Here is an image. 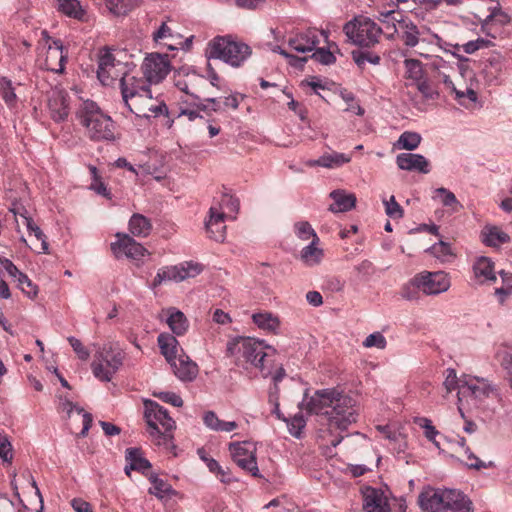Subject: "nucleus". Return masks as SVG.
Segmentation results:
<instances>
[{"label": "nucleus", "instance_id": "20", "mask_svg": "<svg viewBox=\"0 0 512 512\" xmlns=\"http://www.w3.org/2000/svg\"><path fill=\"white\" fill-rule=\"evenodd\" d=\"M396 164L401 170L423 174H428L431 170L429 160L421 154L401 153L396 157Z\"/></svg>", "mask_w": 512, "mask_h": 512}, {"label": "nucleus", "instance_id": "21", "mask_svg": "<svg viewBox=\"0 0 512 512\" xmlns=\"http://www.w3.org/2000/svg\"><path fill=\"white\" fill-rule=\"evenodd\" d=\"M67 93L53 89L48 97V109L50 116L56 122L63 121L69 113Z\"/></svg>", "mask_w": 512, "mask_h": 512}, {"label": "nucleus", "instance_id": "12", "mask_svg": "<svg viewBox=\"0 0 512 512\" xmlns=\"http://www.w3.org/2000/svg\"><path fill=\"white\" fill-rule=\"evenodd\" d=\"M343 31L347 38L355 45L361 47H374L382 35V28L367 17H356L347 22Z\"/></svg>", "mask_w": 512, "mask_h": 512}, {"label": "nucleus", "instance_id": "4", "mask_svg": "<svg viewBox=\"0 0 512 512\" xmlns=\"http://www.w3.org/2000/svg\"><path fill=\"white\" fill-rule=\"evenodd\" d=\"M157 343L160 353L179 380L191 382L197 377L198 365L185 353L174 335L161 333L157 338Z\"/></svg>", "mask_w": 512, "mask_h": 512}, {"label": "nucleus", "instance_id": "57", "mask_svg": "<svg viewBox=\"0 0 512 512\" xmlns=\"http://www.w3.org/2000/svg\"><path fill=\"white\" fill-rule=\"evenodd\" d=\"M105 5L110 13L115 16H125L127 12L126 0H105Z\"/></svg>", "mask_w": 512, "mask_h": 512}, {"label": "nucleus", "instance_id": "52", "mask_svg": "<svg viewBox=\"0 0 512 512\" xmlns=\"http://www.w3.org/2000/svg\"><path fill=\"white\" fill-rule=\"evenodd\" d=\"M364 347L384 349L387 345L386 338L380 332H374L366 337L363 342Z\"/></svg>", "mask_w": 512, "mask_h": 512}, {"label": "nucleus", "instance_id": "37", "mask_svg": "<svg viewBox=\"0 0 512 512\" xmlns=\"http://www.w3.org/2000/svg\"><path fill=\"white\" fill-rule=\"evenodd\" d=\"M253 322L262 330L275 333L279 328V319L271 313H256L252 316Z\"/></svg>", "mask_w": 512, "mask_h": 512}, {"label": "nucleus", "instance_id": "2", "mask_svg": "<svg viewBox=\"0 0 512 512\" xmlns=\"http://www.w3.org/2000/svg\"><path fill=\"white\" fill-rule=\"evenodd\" d=\"M226 354L236 366L246 371L258 370L265 378L272 372L269 362L275 357V350L258 339L234 337L227 342Z\"/></svg>", "mask_w": 512, "mask_h": 512}, {"label": "nucleus", "instance_id": "30", "mask_svg": "<svg viewBox=\"0 0 512 512\" xmlns=\"http://www.w3.org/2000/svg\"><path fill=\"white\" fill-rule=\"evenodd\" d=\"M203 422L205 426L216 432H231L238 428L235 421H223L213 411H207L203 414Z\"/></svg>", "mask_w": 512, "mask_h": 512}, {"label": "nucleus", "instance_id": "46", "mask_svg": "<svg viewBox=\"0 0 512 512\" xmlns=\"http://www.w3.org/2000/svg\"><path fill=\"white\" fill-rule=\"evenodd\" d=\"M294 230L297 237L302 240H309L312 238V241L319 242L317 234L307 221H300L295 223Z\"/></svg>", "mask_w": 512, "mask_h": 512}, {"label": "nucleus", "instance_id": "61", "mask_svg": "<svg viewBox=\"0 0 512 512\" xmlns=\"http://www.w3.org/2000/svg\"><path fill=\"white\" fill-rule=\"evenodd\" d=\"M3 271L7 272V274L11 278H15L19 275L21 271L18 270V268L7 258L1 257L0 258V273Z\"/></svg>", "mask_w": 512, "mask_h": 512}, {"label": "nucleus", "instance_id": "55", "mask_svg": "<svg viewBox=\"0 0 512 512\" xmlns=\"http://www.w3.org/2000/svg\"><path fill=\"white\" fill-rule=\"evenodd\" d=\"M443 385L447 393L456 389L460 391V378H457L456 371L454 369H447L445 371V380Z\"/></svg>", "mask_w": 512, "mask_h": 512}, {"label": "nucleus", "instance_id": "62", "mask_svg": "<svg viewBox=\"0 0 512 512\" xmlns=\"http://www.w3.org/2000/svg\"><path fill=\"white\" fill-rule=\"evenodd\" d=\"M194 105L197 107V109H182L179 116H186L189 121H194L199 117V110L206 111L208 109V106L202 104L201 102H194Z\"/></svg>", "mask_w": 512, "mask_h": 512}, {"label": "nucleus", "instance_id": "41", "mask_svg": "<svg viewBox=\"0 0 512 512\" xmlns=\"http://www.w3.org/2000/svg\"><path fill=\"white\" fill-rule=\"evenodd\" d=\"M403 31L401 32L400 38L402 42L409 47H414L419 41V30L416 25L410 22H402L400 24Z\"/></svg>", "mask_w": 512, "mask_h": 512}, {"label": "nucleus", "instance_id": "51", "mask_svg": "<svg viewBox=\"0 0 512 512\" xmlns=\"http://www.w3.org/2000/svg\"><path fill=\"white\" fill-rule=\"evenodd\" d=\"M417 423L419 424L420 427L424 429L425 437L429 441L433 442L436 446H439L438 442L435 439L439 432L432 425V421L427 418H419L417 420Z\"/></svg>", "mask_w": 512, "mask_h": 512}, {"label": "nucleus", "instance_id": "40", "mask_svg": "<svg viewBox=\"0 0 512 512\" xmlns=\"http://www.w3.org/2000/svg\"><path fill=\"white\" fill-rule=\"evenodd\" d=\"M116 240L111 242L110 248L114 257L118 260L128 257V234L118 232L115 234Z\"/></svg>", "mask_w": 512, "mask_h": 512}, {"label": "nucleus", "instance_id": "60", "mask_svg": "<svg viewBox=\"0 0 512 512\" xmlns=\"http://www.w3.org/2000/svg\"><path fill=\"white\" fill-rule=\"evenodd\" d=\"M156 396L163 402L169 403L175 407H180L183 404L182 398L173 392H160Z\"/></svg>", "mask_w": 512, "mask_h": 512}, {"label": "nucleus", "instance_id": "42", "mask_svg": "<svg viewBox=\"0 0 512 512\" xmlns=\"http://www.w3.org/2000/svg\"><path fill=\"white\" fill-rule=\"evenodd\" d=\"M62 406H63V410H66L68 415H70L73 411H76L78 414H82V416H83V427H82L81 432L79 433V436L80 437H85L87 435L89 429L91 428V425H92V421H93L92 415L90 413H88V412H85L83 410V408L74 405L70 401H65L62 404Z\"/></svg>", "mask_w": 512, "mask_h": 512}, {"label": "nucleus", "instance_id": "54", "mask_svg": "<svg viewBox=\"0 0 512 512\" xmlns=\"http://www.w3.org/2000/svg\"><path fill=\"white\" fill-rule=\"evenodd\" d=\"M352 56L359 68H363L366 62H370L372 64H378L380 62V57L378 55H374L369 52H353Z\"/></svg>", "mask_w": 512, "mask_h": 512}, {"label": "nucleus", "instance_id": "59", "mask_svg": "<svg viewBox=\"0 0 512 512\" xmlns=\"http://www.w3.org/2000/svg\"><path fill=\"white\" fill-rule=\"evenodd\" d=\"M312 58L315 59L317 62L329 65L335 62L336 58L335 56L329 51L324 48L317 49L313 54Z\"/></svg>", "mask_w": 512, "mask_h": 512}, {"label": "nucleus", "instance_id": "18", "mask_svg": "<svg viewBox=\"0 0 512 512\" xmlns=\"http://www.w3.org/2000/svg\"><path fill=\"white\" fill-rule=\"evenodd\" d=\"M362 493L366 512H391L388 497L381 489L365 487Z\"/></svg>", "mask_w": 512, "mask_h": 512}, {"label": "nucleus", "instance_id": "8", "mask_svg": "<svg viewBox=\"0 0 512 512\" xmlns=\"http://www.w3.org/2000/svg\"><path fill=\"white\" fill-rule=\"evenodd\" d=\"M252 50L246 43L232 36H217L208 44L209 58L220 59L234 67L241 66L251 55Z\"/></svg>", "mask_w": 512, "mask_h": 512}, {"label": "nucleus", "instance_id": "16", "mask_svg": "<svg viewBox=\"0 0 512 512\" xmlns=\"http://www.w3.org/2000/svg\"><path fill=\"white\" fill-rule=\"evenodd\" d=\"M67 61V52L64 51L62 41L53 40L46 49L43 67L54 73H63Z\"/></svg>", "mask_w": 512, "mask_h": 512}, {"label": "nucleus", "instance_id": "13", "mask_svg": "<svg viewBox=\"0 0 512 512\" xmlns=\"http://www.w3.org/2000/svg\"><path fill=\"white\" fill-rule=\"evenodd\" d=\"M493 392V388L489 381L471 375H463L460 377V391H458V410L464 417L462 406L464 403L477 406L484 399L488 398Z\"/></svg>", "mask_w": 512, "mask_h": 512}, {"label": "nucleus", "instance_id": "22", "mask_svg": "<svg viewBox=\"0 0 512 512\" xmlns=\"http://www.w3.org/2000/svg\"><path fill=\"white\" fill-rule=\"evenodd\" d=\"M165 317V321L173 334L177 336L184 335L189 328V321L183 312L175 307H170L163 310L161 313V319Z\"/></svg>", "mask_w": 512, "mask_h": 512}, {"label": "nucleus", "instance_id": "7", "mask_svg": "<svg viewBox=\"0 0 512 512\" xmlns=\"http://www.w3.org/2000/svg\"><path fill=\"white\" fill-rule=\"evenodd\" d=\"M130 112H133L138 118H145L149 121L150 117L159 115H168V107L163 100L152 97V92L146 83L136 79L133 76L130 82Z\"/></svg>", "mask_w": 512, "mask_h": 512}, {"label": "nucleus", "instance_id": "26", "mask_svg": "<svg viewBox=\"0 0 512 512\" xmlns=\"http://www.w3.org/2000/svg\"><path fill=\"white\" fill-rule=\"evenodd\" d=\"M318 43L317 32L314 30H307L289 39V46L301 53L313 51Z\"/></svg>", "mask_w": 512, "mask_h": 512}, {"label": "nucleus", "instance_id": "6", "mask_svg": "<svg viewBox=\"0 0 512 512\" xmlns=\"http://www.w3.org/2000/svg\"><path fill=\"white\" fill-rule=\"evenodd\" d=\"M145 418L148 425L147 432L154 445L163 446L166 450L173 448L172 431L176 424L168 415L167 410L154 401H147L145 402Z\"/></svg>", "mask_w": 512, "mask_h": 512}, {"label": "nucleus", "instance_id": "31", "mask_svg": "<svg viewBox=\"0 0 512 512\" xmlns=\"http://www.w3.org/2000/svg\"><path fill=\"white\" fill-rule=\"evenodd\" d=\"M331 197L334 200L329 206V210L333 213L345 212L354 207L356 198L354 195H346L340 191H333Z\"/></svg>", "mask_w": 512, "mask_h": 512}, {"label": "nucleus", "instance_id": "9", "mask_svg": "<svg viewBox=\"0 0 512 512\" xmlns=\"http://www.w3.org/2000/svg\"><path fill=\"white\" fill-rule=\"evenodd\" d=\"M80 123L86 128L93 140H111L114 138L113 121L105 115L93 101L83 102L78 112Z\"/></svg>", "mask_w": 512, "mask_h": 512}, {"label": "nucleus", "instance_id": "25", "mask_svg": "<svg viewBox=\"0 0 512 512\" xmlns=\"http://www.w3.org/2000/svg\"><path fill=\"white\" fill-rule=\"evenodd\" d=\"M130 264L135 265L137 268L145 266L147 271L145 274H150L153 268L151 253L142 244L130 238Z\"/></svg>", "mask_w": 512, "mask_h": 512}, {"label": "nucleus", "instance_id": "23", "mask_svg": "<svg viewBox=\"0 0 512 512\" xmlns=\"http://www.w3.org/2000/svg\"><path fill=\"white\" fill-rule=\"evenodd\" d=\"M489 11L490 14L481 22V31L487 36L496 38L495 32L493 31L494 26L498 25L503 27L507 25L510 22V16L502 11L499 6L489 8Z\"/></svg>", "mask_w": 512, "mask_h": 512}, {"label": "nucleus", "instance_id": "24", "mask_svg": "<svg viewBox=\"0 0 512 512\" xmlns=\"http://www.w3.org/2000/svg\"><path fill=\"white\" fill-rule=\"evenodd\" d=\"M130 471L138 472L146 478L152 477L153 465L141 447L130 448Z\"/></svg>", "mask_w": 512, "mask_h": 512}, {"label": "nucleus", "instance_id": "58", "mask_svg": "<svg viewBox=\"0 0 512 512\" xmlns=\"http://www.w3.org/2000/svg\"><path fill=\"white\" fill-rule=\"evenodd\" d=\"M274 357L271 358V361L269 362V365L272 367V372L271 374H269L268 377H271L273 382H274V386H275V393L278 392V383L282 381V379L286 376V372H285V369L280 365V366H277V365H274Z\"/></svg>", "mask_w": 512, "mask_h": 512}, {"label": "nucleus", "instance_id": "49", "mask_svg": "<svg viewBox=\"0 0 512 512\" xmlns=\"http://www.w3.org/2000/svg\"><path fill=\"white\" fill-rule=\"evenodd\" d=\"M0 458L4 463L11 464L13 461V448L6 434L0 432Z\"/></svg>", "mask_w": 512, "mask_h": 512}, {"label": "nucleus", "instance_id": "53", "mask_svg": "<svg viewBox=\"0 0 512 512\" xmlns=\"http://www.w3.org/2000/svg\"><path fill=\"white\" fill-rule=\"evenodd\" d=\"M383 203L385 206V212L389 217H391L393 219H399L402 217L403 209L396 202L394 196H391L389 200H384Z\"/></svg>", "mask_w": 512, "mask_h": 512}, {"label": "nucleus", "instance_id": "48", "mask_svg": "<svg viewBox=\"0 0 512 512\" xmlns=\"http://www.w3.org/2000/svg\"><path fill=\"white\" fill-rule=\"evenodd\" d=\"M405 65V76L413 80H419L423 74V68L420 61L415 59H406Z\"/></svg>", "mask_w": 512, "mask_h": 512}, {"label": "nucleus", "instance_id": "44", "mask_svg": "<svg viewBox=\"0 0 512 512\" xmlns=\"http://www.w3.org/2000/svg\"><path fill=\"white\" fill-rule=\"evenodd\" d=\"M428 251L441 262H448L453 257L450 245L443 241L434 244L428 249Z\"/></svg>", "mask_w": 512, "mask_h": 512}, {"label": "nucleus", "instance_id": "3", "mask_svg": "<svg viewBox=\"0 0 512 512\" xmlns=\"http://www.w3.org/2000/svg\"><path fill=\"white\" fill-rule=\"evenodd\" d=\"M126 51L120 49L103 48L99 52L97 77L105 86H118L123 102L128 105V62Z\"/></svg>", "mask_w": 512, "mask_h": 512}, {"label": "nucleus", "instance_id": "32", "mask_svg": "<svg viewBox=\"0 0 512 512\" xmlns=\"http://www.w3.org/2000/svg\"><path fill=\"white\" fill-rule=\"evenodd\" d=\"M58 3V10L66 16L76 19L84 20L86 11L81 6L79 0H56Z\"/></svg>", "mask_w": 512, "mask_h": 512}, {"label": "nucleus", "instance_id": "11", "mask_svg": "<svg viewBox=\"0 0 512 512\" xmlns=\"http://www.w3.org/2000/svg\"><path fill=\"white\" fill-rule=\"evenodd\" d=\"M450 285V277L444 271H424L414 276L410 284L403 288L402 296L408 300L417 297V292L410 291V286L422 291L426 295H437L446 292Z\"/></svg>", "mask_w": 512, "mask_h": 512}, {"label": "nucleus", "instance_id": "34", "mask_svg": "<svg viewBox=\"0 0 512 512\" xmlns=\"http://www.w3.org/2000/svg\"><path fill=\"white\" fill-rule=\"evenodd\" d=\"M432 198L439 199L442 205L449 208L452 212H458L462 208L455 194L444 187L435 189Z\"/></svg>", "mask_w": 512, "mask_h": 512}, {"label": "nucleus", "instance_id": "33", "mask_svg": "<svg viewBox=\"0 0 512 512\" xmlns=\"http://www.w3.org/2000/svg\"><path fill=\"white\" fill-rule=\"evenodd\" d=\"M152 224L142 214L135 213L130 217V234L138 237H146L150 234Z\"/></svg>", "mask_w": 512, "mask_h": 512}, {"label": "nucleus", "instance_id": "28", "mask_svg": "<svg viewBox=\"0 0 512 512\" xmlns=\"http://www.w3.org/2000/svg\"><path fill=\"white\" fill-rule=\"evenodd\" d=\"M473 273L480 284L496 281L494 263L488 257L483 256L475 261L473 264Z\"/></svg>", "mask_w": 512, "mask_h": 512}, {"label": "nucleus", "instance_id": "39", "mask_svg": "<svg viewBox=\"0 0 512 512\" xmlns=\"http://www.w3.org/2000/svg\"><path fill=\"white\" fill-rule=\"evenodd\" d=\"M0 95L9 108L16 105L17 95L15 93V87L12 81L4 76L0 77Z\"/></svg>", "mask_w": 512, "mask_h": 512}, {"label": "nucleus", "instance_id": "63", "mask_svg": "<svg viewBox=\"0 0 512 512\" xmlns=\"http://www.w3.org/2000/svg\"><path fill=\"white\" fill-rule=\"evenodd\" d=\"M291 428L290 432L292 435L299 437L301 429L305 426V420L301 413H297L291 419Z\"/></svg>", "mask_w": 512, "mask_h": 512}, {"label": "nucleus", "instance_id": "10", "mask_svg": "<svg viewBox=\"0 0 512 512\" xmlns=\"http://www.w3.org/2000/svg\"><path fill=\"white\" fill-rule=\"evenodd\" d=\"M124 352L117 342H109L99 348L91 364L93 375L100 381L108 382L122 365Z\"/></svg>", "mask_w": 512, "mask_h": 512}, {"label": "nucleus", "instance_id": "38", "mask_svg": "<svg viewBox=\"0 0 512 512\" xmlns=\"http://www.w3.org/2000/svg\"><path fill=\"white\" fill-rule=\"evenodd\" d=\"M151 482L152 486L149 488V493L155 495L158 498H164L173 492L171 485L158 478L157 473L154 471L152 477H147Z\"/></svg>", "mask_w": 512, "mask_h": 512}, {"label": "nucleus", "instance_id": "64", "mask_svg": "<svg viewBox=\"0 0 512 512\" xmlns=\"http://www.w3.org/2000/svg\"><path fill=\"white\" fill-rule=\"evenodd\" d=\"M465 454L467 457L466 465L469 468L481 469V468L486 467L484 462L481 461L475 454H473L472 451L468 447L465 448Z\"/></svg>", "mask_w": 512, "mask_h": 512}, {"label": "nucleus", "instance_id": "14", "mask_svg": "<svg viewBox=\"0 0 512 512\" xmlns=\"http://www.w3.org/2000/svg\"><path fill=\"white\" fill-rule=\"evenodd\" d=\"M171 71V63L166 54H148L141 65V72L147 85L162 82Z\"/></svg>", "mask_w": 512, "mask_h": 512}, {"label": "nucleus", "instance_id": "43", "mask_svg": "<svg viewBox=\"0 0 512 512\" xmlns=\"http://www.w3.org/2000/svg\"><path fill=\"white\" fill-rule=\"evenodd\" d=\"M23 225L27 228L29 233L34 234L35 238L41 242V248L38 253H48V243L46 237L40 227L34 223L30 216H23Z\"/></svg>", "mask_w": 512, "mask_h": 512}, {"label": "nucleus", "instance_id": "45", "mask_svg": "<svg viewBox=\"0 0 512 512\" xmlns=\"http://www.w3.org/2000/svg\"><path fill=\"white\" fill-rule=\"evenodd\" d=\"M421 142V136L416 132H404L398 139V145L401 149L414 150Z\"/></svg>", "mask_w": 512, "mask_h": 512}, {"label": "nucleus", "instance_id": "36", "mask_svg": "<svg viewBox=\"0 0 512 512\" xmlns=\"http://www.w3.org/2000/svg\"><path fill=\"white\" fill-rule=\"evenodd\" d=\"M352 159L351 154L331 151L322 155V167L327 169H336L349 163Z\"/></svg>", "mask_w": 512, "mask_h": 512}, {"label": "nucleus", "instance_id": "50", "mask_svg": "<svg viewBox=\"0 0 512 512\" xmlns=\"http://www.w3.org/2000/svg\"><path fill=\"white\" fill-rule=\"evenodd\" d=\"M216 207L225 214L226 210L231 213H236L239 209V201L231 195L223 194L220 203Z\"/></svg>", "mask_w": 512, "mask_h": 512}, {"label": "nucleus", "instance_id": "5", "mask_svg": "<svg viewBox=\"0 0 512 512\" xmlns=\"http://www.w3.org/2000/svg\"><path fill=\"white\" fill-rule=\"evenodd\" d=\"M419 504L424 512H472L471 501L454 489L426 491L419 496Z\"/></svg>", "mask_w": 512, "mask_h": 512}, {"label": "nucleus", "instance_id": "1", "mask_svg": "<svg viewBox=\"0 0 512 512\" xmlns=\"http://www.w3.org/2000/svg\"><path fill=\"white\" fill-rule=\"evenodd\" d=\"M307 409L311 413L325 416L331 431L347 429L358 417L355 401L333 389L316 391L307 402Z\"/></svg>", "mask_w": 512, "mask_h": 512}, {"label": "nucleus", "instance_id": "29", "mask_svg": "<svg viewBox=\"0 0 512 512\" xmlns=\"http://www.w3.org/2000/svg\"><path fill=\"white\" fill-rule=\"evenodd\" d=\"M483 243L489 247H500L510 242L509 234L495 225H486L482 230Z\"/></svg>", "mask_w": 512, "mask_h": 512}, {"label": "nucleus", "instance_id": "19", "mask_svg": "<svg viewBox=\"0 0 512 512\" xmlns=\"http://www.w3.org/2000/svg\"><path fill=\"white\" fill-rule=\"evenodd\" d=\"M209 214V220L206 222L208 236L217 242H223L226 237V226L224 222L228 216L220 211L216 205L210 207Z\"/></svg>", "mask_w": 512, "mask_h": 512}, {"label": "nucleus", "instance_id": "17", "mask_svg": "<svg viewBox=\"0 0 512 512\" xmlns=\"http://www.w3.org/2000/svg\"><path fill=\"white\" fill-rule=\"evenodd\" d=\"M234 462L254 477H260L256 458L252 451L246 448L245 443H231L229 446Z\"/></svg>", "mask_w": 512, "mask_h": 512}, {"label": "nucleus", "instance_id": "15", "mask_svg": "<svg viewBox=\"0 0 512 512\" xmlns=\"http://www.w3.org/2000/svg\"><path fill=\"white\" fill-rule=\"evenodd\" d=\"M202 265L194 262H184L179 265L162 268L153 280V285L158 286L164 281L180 282L201 273Z\"/></svg>", "mask_w": 512, "mask_h": 512}, {"label": "nucleus", "instance_id": "47", "mask_svg": "<svg viewBox=\"0 0 512 512\" xmlns=\"http://www.w3.org/2000/svg\"><path fill=\"white\" fill-rule=\"evenodd\" d=\"M18 283V287L30 298H33L37 295L38 290L37 287L32 283V281L28 278L27 275L20 272L17 277L14 278Z\"/></svg>", "mask_w": 512, "mask_h": 512}, {"label": "nucleus", "instance_id": "35", "mask_svg": "<svg viewBox=\"0 0 512 512\" xmlns=\"http://www.w3.org/2000/svg\"><path fill=\"white\" fill-rule=\"evenodd\" d=\"M317 245L318 242L311 241L309 245L301 250V260L308 266L317 265L322 261L324 256L323 250Z\"/></svg>", "mask_w": 512, "mask_h": 512}, {"label": "nucleus", "instance_id": "27", "mask_svg": "<svg viewBox=\"0 0 512 512\" xmlns=\"http://www.w3.org/2000/svg\"><path fill=\"white\" fill-rule=\"evenodd\" d=\"M147 160L140 159L139 163L135 164L137 168L130 164V172H134L136 176H151L153 179L160 181L163 176L158 170L156 155L143 154Z\"/></svg>", "mask_w": 512, "mask_h": 512}, {"label": "nucleus", "instance_id": "56", "mask_svg": "<svg viewBox=\"0 0 512 512\" xmlns=\"http://www.w3.org/2000/svg\"><path fill=\"white\" fill-rule=\"evenodd\" d=\"M68 342L80 360L86 361L89 359L90 351L82 344L79 339L74 336H70L68 337Z\"/></svg>", "mask_w": 512, "mask_h": 512}]
</instances>
